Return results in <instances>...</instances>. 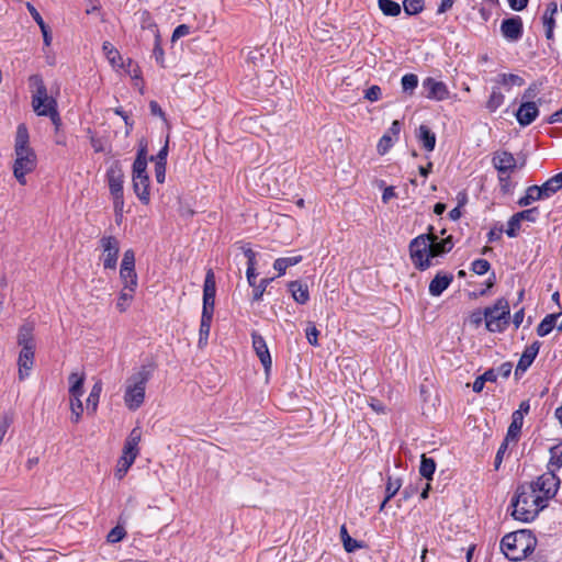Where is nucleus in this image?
Listing matches in <instances>:
<instances>
[{"label":"nucleus","instance_id":"1","mask_svg":"<svg viewBox=\"0 0 562 562\" xmlns=\"http://www.w3.org/2000/svg\"><path fill=\"white\" fill-rule=\"evenodd\" d=\"M453 240L451 236L439 239L435 234L434 227L429 226L426 234H422L409 243V254L414 267L419 271H425L434 266V259L442 257L451 251Z\"/></svg>","mask_w":562,"mask_h":562},{"label":"nucleus","instance_id":"2","mask_svg":"<svg viewBox=\"0 0 562 562\" xmlns=\"http://www.w3.org/2000/svg\"><path fill=\"white\" fill-rule=\"evenodd\" d=\"M530 483H522L516 488L512 498L513 517L517 520L529 522L547 507V503L535 492Z\"/></svg>","mask_w":562,"mask_h":562},{"label":"nucleus","instance_id":"3","mask_svg":"<svg viewBox=\"0 0 562 562\" xmlns=\"http://www.w3.org/2000/svg\"><path fill=\"white\" fill-rule=\"evenodd\" d=\"M537 546V539L530 530L521 529L503 537L501 549L512 561H521L531 554Z\"/></svg>","mask_w":562,"mask_h":562},{"label":"nucleus","instance_id":"4","mask_svg":"<svg viewBox=\"0 0 562 562\" xmlns=\"http://www.w3.org/2000/svg\"><path fill=\"white\" fill-rule=\"evenodd\" d=\"M154 372L151 364H144L125 381L124 404L130 411L138 409L145 400L146 384Z\"/></svg>","mask_w":562,"mask_h":562},{"label":"nucleus","instance_id":"5","mask_svg":"<svg viewBox=\"0 0 562 562\" xmlns=\"http://www.w3.org/2000/svg\"><path fill=\"white\" fill-rule=\"evenodd\" d=\"M30 85L35 88L32 94V108L37 115L45 116L50 112V106L54 109L57 106V102L48 95L47 88L40 75H32Z\"/></svg>","mask_w":562,"mask_h":562},{"label":"nucleus","instance_id":"6","mask_svg":"<svg viewBox=\"0 0 562 562\" xmlns=\"http://www.w3.org/2000/svg\"><path fill=\"white\" fill-rule=\"evenodd\" d=\"M486 328L490 331H502L508 323L509 305L507 300L498 299L493 306L484 310Z\"/></svg>","mask_w":562,"mask_h":562},{"label":"nucleus","instance_id":"7","mask_svg":"<svg viewBox=\"0 0 562 562\" xmlns=\"http://www.w3.org/2000/svg\"><path fill=\"white\" fill-rule=\"evenodd\" d=\"M535 488L537 494H540V498L548 504V501L553 498L560 486V479L553 472V470H548L543 474L539 475L536 481L529 482Z\"/></svg>","mask_w":562,"mask_h":562},{"label":"nucleus","instance_id":"8","mask_svg":"<svg viewBox=\"0 0 562 562\" xmlns=\"http://www.w3.org/2000/svg\"><path fill=\"white\" fill-rule=\"evenodd\" d=\"M13 165V175L22 186L26 184L25 176L32 172L36 167V155L33 149L15 153Z\"/></svg>","mask_w":562,"mask_h":562},{"label":"nucleus","instance_id":"9","mask_svg":"<svg viewBox=\"0 0 562 562\" xmlns=\"http://www.w3.org/2000/svg\"><path fill=\"white\" fill-rule=\"evenodd\" d=\"M215 276L212 269H209L203 285V310L201 318L212 319L215 304Z\"/></svg>","mask_w":562,"mask_h":562},{"label":"nucleus","instance_id":"10","mask_svg":"<svg viewBox=\"0 0 562 562\" xmlns=\"http://www.w3.org/2000/svg\"><path fill=\"white\" fill-rule=\"evenodd\" d=\"M100 247L103 255V267L104 269L114 270L116 268L120 243L114 236H103L100 239Z\"/></svg>","mask_w":562,"mask_h":562},{"label":"nucleus","instance_id":"11","mask_svg":"<svg viewBox=\"0 0 562 562\" xmlns=\"http://www.w3.org/2000/svg\"><path fill=\"white\" fill-rule=\"evenodd\" d=\"M422 87L425 91L424 95L427 99L442 101L449 97V90L446 83L431 77L424 79Z\"/></svg>","mask_w":562,"mask_h":562},{"label":"nucleus","instance_id":"12","mask_svg":"<svg viewBox=\"0 0 562 562\" xmlns=\"http://www.w3.org/2000/svg\"><path fill=\"white\" fill-rule=\"evenodd\" d=\"M252 348L259 358L266 374H269L272 367V359L265 338L257 331H252Z\"/></svg>","mask_w":562,"mask_h":562},{"label":"nucleus","instance_id":"13","mask_svg":"<svg viewBox=\"0 0 562 562\" xmlns=\"http://www.w3.org/2000/svg\"><path fill=\"white\" fill-rule=\"evenodd\" d=\"M492 164L498 171V175H507L513 172L517 167L514 155L507 150H497L493 154Z\"/></svg>","mask_w":562,"mask_h":562},{"label":"nucleus","instance_id":"14","mask_svg":"<svg viewBox=\"0 0 562 562\" xmlns=\"http://www.w3.org/2000/svg\"><path fill=\"white\" fill-rule=\"evenodd\" d=\"M111 195L123 193L124 173L120 161H114L106 171Z\"/></svg>","mask_w":562,"mask_h":562},{"label":"nucleus","instance_id":"15","mask_svg":"<svg viewBox=\"0 0 562 562\" xmlns=\"http://www.w3.org/2000/svg\"><path fill=\"white\" fill-rule=\"evenodd\" d=\"M501 32L503 36L510 41L517 42L522 36V20L520 16H513L502 21Z\"/></svg>","mask_w":562,"mask_h":562},{"label":"nucleus","instance_id":"16","mask_svg":"<svg viewBox=\"0 0 562 562\" xmlns=\"http://www.w3.org/2000/svg\"><path fill=\"white\" fill-rule=\"evenodd\" d=\"M539 114L537 103L533 101H525L520 104L516 112V119L521 126L530 125Z\"/></svg>","mask_w":562,"mask_h":562},{"label":"nucleus","instance_id":"17","mask_svg":"<svg viewBox=\"0 0 562 562\" xmlns=\"http://www.w3.org/2000/svg\"><path fill=\"white\" fill-rule=\"evenodd\" d=\"M540 349V342L535 341L530 346L526 347L515 370L517 376L519 372L524 373L532 364Z\"/></svg>","mask_w":562,"mask_h":562},{"label":"nucleus","instance_id":"18","mask_svg":"<svg viewBox=\"0 0 562 562\" xmlns=\"http://www.w3.org/2000/svg\"><path fill=\"white\" fill-rule=\"evenodd\" d=\"M34 352L35 348H22L19 355L18 359V366H19V378L23 380L24 378L29 376L30 371L34 363Z\"/></svg>","mask_w":562,"mask_h":562},{"label":"nucleus","instance_id":"19","mask_svg":"<svg viewBox=\"0 0 562 562\" xmlns=\"http://www.w3.org/2000/svg\"><path fill=\"white\" fill-rule=\"evenodd\" d=\"M142 439V431L138 427H135L130 432L128 437L125 440L123 448V457H133L135 460L139 453L138 443Z\"/></svg>","mask_w":562,"mask_h":562},{"label":"nucleus","instance_id":"20","mask_svg":"<svg viewBox=\"0 0 562 562\" xmlns=\"http://www.w3.org/2000/svg\"><path fill=\"white\" fill-rule=\"evenodd\" d=\"M133 181V190L139 201L147 205L150 202V192H149V177L148 176H139L132 177Z\"/></svg>","mask_w":562,"mask_h":562},{"label":"nucleus","instance_id":"21","mask_svg":"<svg viewBox=\"0 0 562 562\" xmlns=\"http://www.w3.org/2000/svg\"><path fill=\"white\" fill-rule=\"evenodd\" d=\"M453 281L451 273L439 272L429 283V293L432 296H439Z\"/></svg>","mask_w":562,"mask_h":562},{"label":"nucleus","instance_id":"22","mask_svg":"<svg viewBox=\"0 0 562 562\" xmlns=\"http://www.w3.org/2000/svg\"><path fill=\"white\" fill-rule=\"evenodd\" d=\"M289 291L292 294L293 300L299 304H305L310 300V292L306 284L299 280L291 281L289 284Z\"/></svg>","mask_w":562,"mask_h":562},{"label":"nucleus","instance_id":"23","mask_svg":"<svg viewBox=\"0 0 562 562\" xmlns=\"http://www.w3.org/2000/svg\"><path fill=\"white\" fill-rule=\"evenodd\" d=\"M524 418L521 417V414L519 412H514L512 415V423L507 429V434L505 438L507 441H513L516 443L519 439L520 431L522 428Z\"/></svg>","mask_w":562,"mask_h":562},{"label":"nucleus","instance_id":"24","mask_svg":"<svg viewBox=\"0 0 562 562\" xmlns=\"http://www.w3.org/2000/svg\"><path fill=\"white\" fill-rule=\"evenodd\" d=\"M34 326L30 323L20 327L18 334V345L22 348H35V340L33 335Z\"/></svg>","mask_w":562,"mask_h":562},{"label":"nucleus","instance_id":"25","mask_svg":"<svg viewBox=\"0 0 562 562\" xmlns=\"http://www.w3.org/2000/svg\"><path fill=\"white\" fill-rule=\"evenodd\" d=\"M417 139L422 143L427 151H432L436 146V134L431 130L422 124L418 128Z\"/></svg>","mask_w":562,"mask_h":562},{"label":"nucleus","instance_id":"26","mask_svg":"<svg viewBox=\"0 0 562 562\" xmlns=\"http://www.w3.org/2000/svg\"><path fill=\"white\" fill-rule=\"evenodd\" d=\"M544 199H546V196L542 193L539 186L533 184L526 189L525 195L518 200L517 204L519 206H528L536 201H540V200H544Z\"/></svg>","mask_w":562,"mask_h":562},{"label":"nucleus","instance_id":"27","mask_svg":"<svg viewBox=\"0 0 562 562\" xmlns=\"http://www.w3.org/2000/svg\"><path fill=\"white\" fill-rule=\"evenodd\" d=\"M546 199H549L562 189V172L551 177L543 184L539 186Z\"/></svg>","mask_w":562,"mask_h":562},{"label":"nucleus","instance_id":"28","mask_svg":"<svg viewBox=\"0 0 562 562\" xmlns=\"http://www.w3.org/2000/svg\"><path fill=\"white\" fill-rule=\"evenodd\" d=\"M120 279L123 283V288H126L131 291H135L137 288V274L135 268H120Z\"/></svg>","mask_w":562,"mask_h":562},{"label":"nucleus","instance_id":"29","mask_svg":"<svg viewBox=\"0 0 562 562\" xmlns=\"http://www.w3.org/2000/svg\"><path fill=\"white\" fill-rule=\"evenodd\" d=\"M69 395L70 397H81L83 394V382L85 375L78 374L77 372H72L69 378Z\"/></svg>","mask_w":562,"mask_h":562},{"label":"nucleus","instance_id":"30","mask_svg":"<svg viewBox=\"0 0 562 562\" xmlns=\"http://www.w3.org/2000/svg\"><path fill=\"white\" fill-rule=\"evenodd\" d=\"M32 149L29 146V132L24 124H20L16 130V136H15V145H14V151L22 153L24 150Z\"/></svg>","mask_w":562,"mask_h":562},{"label":"nucleus","instance_id":"31","mask_svg":"<svg viewBox=\"0 0 562 562\" xmlns=\"http://www.w3.org/2000/svg\"><path fill=\"white\" fill-rule=\"evenodd\" d=\"M101 392H102V382L99 380L93 384V386L90 391V394L87 398L88 413L94 414L97 412Z\"/></svg>","mask_w":562,"mask_h":562},{"label":"nucleus","instance_id":"32","mask_svg":"<svg viewBox=\"0 0 562 562\" xmlns=\"http://www.w3.org/2000/svg\"><path fill=\"white\" fill-rule=\"evenodd\" d=\"M102 50H103L106 59L113 67H116V66L123 67L124 66V64L122 61V56L120 55L119 50L110 42L103 43Z\"/></svg>","mask_w":562,"mask_h":562},{"label":"nucleus","instance_id":"33","mask_svg":"<svg viewBox=\"0 0 562 562\" xmlns=\"http://www.w3.org/2000/svg\"><path fill=\"white\" fill-rule=\"evenodd\" d=\"M302 261V256H293L286 258H278L273 262V268L279 276H283L289 267L295 266Z\"/></svg>","mask_w":562,"mask_h":562},{"label":"nucleus","instance_id":"34","mask_svg":"<svg viewBox=\"0 0 562 562\" xmlns=\"http://www.w3.org/2000/svg\"><path fill=\"white\" fill-rule=\"evenodd\" d=\"M340 538H341L345 550L349 553L355 552L357 549H360L363 547L362 542L357 541L349 536L345 525H342L340 527Z\"/></svg>","mask_w":562,"mask_h":562},{"label":"nucleus","instance_id":"35","mask_svg":"<svg viewBox=\"0 0 562 562\" xmlns=\"http://www.w3.org/2000/svg\"><path fill=\"white\" fill-rule=\"evenodd\" d=\"M559 314L547 315L537 327V334L540 337H544L552 331L555 326V322Z\"/></svg>","mask_w":562,"mask_h":562},{"label":"nucleus","instance_id":"36","mask_svg":"<svg viewBox=\"0 0 562 562\" xmlns=\"http://www.w3.org/2000/svg\"><path fill=\"white\" fill-rule=\"evenodd\" d=\"M436 470V462L432 458L426 457V454L422 456L419 473L427 480H432V475Z\"/></svg>","mask_w":562,"mask_h":562},{"label":"nucleus","instance_id":"37","mask_svg":"<svg viewBox=\"0 0 562 562\" xmlns=\"http://www.w3.org/2000/svg\"><path fill=\"white\" fill-rule=\"evenodd\" d=\"M562 467V442L550 448L549 470L555 473Z\"/></svg>","mask_w":562,"mask_h":562},{"label":"nucleus","instance_id":"38","mask_svg":"<svg viewBox=\"0 0 562 562\" xmlns=\"http://www.w3.org/2000/svg\"><path fill=\"white\" fill-rule=\"evenodd\" d=\"M378 4L383 14L387 16H397L401 13V5L393 0H378Z\"/></svg>","mask_w":562,"mask_h":562},{"label":"nucleus","instance_id":"39","mask_svg":"<svg viewBox=\"0 0 562 562\" xmlns=\"http://www.w3.org/2000/svg\"><path fill=\"white\" fill-rule=\"evenodd\" d=\"M404 93L412 95L418 86V77L415 74H406L401 79Z\"/></svg>","mask_w":562,"mask_h":562},{"label":"nucleus","instance_id":"40","mask_svg":"<svg viewBox=\"0 0 562 562\" xmlns=\"http://www.w3.org/2000/svg\"><path fill=\"white\" fill-rule=\"evenodd\" d=\"M135 460H133V457H121L117 461L116 470H115V477L117 480H122L125 474L127 473L128 469L132 467Z\"/></svg>","mask_w":562,"mask_h":562},{"label":"nucleus","instance_id":"41","mask_svg":"<svg viewBox=\"0 0 562 562\" xmlns=\"http://www.w3.org/2000/svg\"><path fill=\"white\" fill-rule=\"evenodd\" d=\"M401 486V479H393L392 476H389L385 487L384 503H387L391 498H393L395 494L400 491Z\"/></svg>","mask_w":562,"mask_h":562},{"label":"nucleus","instance_id":"42","mask_svg":"<svg viewBox=\"0 0 562 562\" xmlns=\"http://www.w3.org/2000/svg\"><path fill=\"white\" fill-rule=\"evenodd\" d=\"M504 94L498 89H493L486 102V108L488 111L494 112L504 103Z\"/></svg>","mask_w":562,"mask_h":562},{"label":"nucleus","instance_id":"43","mask_svg":"<svg viewBox=\"0 0 562 562\" xmlns=\"http://www.w3.org/2000/svg\"><path fill=\"white\" fill-rule=\"evenodd\" d=\"M403 8L408 15L418 14L424 10V0H404Z\"/></svg>","mask_w":562,"mask_h":562},{"label":"nucleus","instance_id":"44","mask_svg":"<svg viewBox=\"0 0 562 562\" xmlns=\"http://www.w3.org/2000/svg\"><path fill=\"white\" fill-rule=\"evenodd\" d=\"M497 82L504 85V86H522L525 83V80L515 74H501L498 76Z\"/></svg>","mask_w":562,"mask_h":562},{"label":"nucleus","instance_id":"45","mask_svg":"<svg viewBox=\"0 0 562 562\" xmlns=\"http://www.w3.org/2000/svg\"><path fill=\"white\" fill-rule=\"evenodd\" d=\"M138 20L140 23V26L143 30H150L155 34V30L157 29V25L155 21L153 20L150 13L146 10L139 11L138 13Z\"/></svg>","mask_w":562,"mask_h":562},{"label":"nucleus","instance_id":"46","mask_svg":"<svg viewBox=\"0 0 562 562\" xmlns=\"http://www.w3.org/2000/svg\"><path fill=\"white\" fill-rule=\"evenodd\" d=\"M544 80H538L529 85L522 94L525 101H532L542 89Z\"/></svg>","mask_w":562,"mask_h":562},{"label":"nucleus","instance_id":"47","mask_svg":"<svg viewBox=\"0 0 562 562\" xmlns=\"http://www.w3.org/2000/svg\"><path fill=\"white\" fill-rule=\"evenodd\" d=\"M273 281V278H263L258 284H255L252 291V301H260L266 292L267 286Z\"/></svg>","mask_w":562,"mask_h":562},{"label":"nucleus","instance_id":"48","mask_svg":"<svg viewBox=\"0 0 562 562\" xmlns=\"http://www.w3.org/2000/svg\"><path fill=\"white\" fill-rule=\"evenodd\" d=\"M71 422L78 423L83 412L80 397H70Z\"/></svg>","mask_w":562,"mask_h":562},{"label":"nucleus","instance_id":"49","mask_svg":"<svg viewBox=\"0 0 562 562\" xmlns=\"http://www.w3.org/2000/svg\"><path fill=\"white\" fill-rule=\"evenodd\" d=\"M135 291H131L126 288H123L121 293H120V297H119V301H117V304H116V307L120 312H124L126 311L127 306H128V303L130 301L133 299V293Z\"/></svg>","mask_w":562,"mask_h":562},{"label":"nucleus","instance_id":"50","mask_svg":"<svg viewBox=\"0 0 562 562\" xmlns=\"http://www.w3.org/2000/svg\"><path fill=\"white\" fill-rule=\"evenodd\" d=\"M153 56L155 58V60L161 66L164 67V49L160 45V35H159V31L158 30H155V46H154V49H153Z\"/></svg>","mask_w":562,"mask_h":562},{"label":"nucleus","instance_id":"51","mask_svg":"<svg viewBox=\"0 0 562 562\" xmlns=\"http://www.w3.org/2000/svg\"><path fill=\"white\" fill-rule=\"evenodd\" d=\"M491 269V263L486 259H476L471 265V270L479 274H485Z\"/></svg>","mask_w":562,"mask_h":562},{"label":"nucleus","instance_id":"52","mask_svg":"<svg viewBox=\"0 0 562 562\" xmlns=\"http://www.w3.org/2000/svg\"><path fill=\"white\" fill-rule=\"evenodd\" d=\"M126 536V531L121 526H115L110 530V532L106 536V540L110 543H116L121 541Z\"/></svg>","mask_w":562,"mask_h":562},{"label":"nucleus","instance_id":"53","mask_svg":"<svg viewBox=\"0 0 562 562\" xmlns=\"http://www.w3.org/2000/svg\"><path fill=\"white\" fill-rule=\"evenodd\" d=\"M520 220L516 216V214H514L508 223H507V229L505 231V233L507 234L508 237H516L517 234H518V231L520 228Z\"/></svg>","mask_w":562,"mask_h":562},{"label":"nucleus","instance_id":"54","mask_svg":"<svg viewBox=\"0 0 562 562\" xmlns=\"http://www.w3.org/2000/svg\"><path fill=\"white\" fill-rule=\"evenodd\" d=\"M539 215L538 207H531L516 213V216L521 221L536 222Z\"/></svg>","mask_w":562,"mask_h":562},{"label":"nucleus","instance_id":"55","mask_svg":"<svg viewBox=\"0 0 562 562\" xmlns=\"http://www.w3.org/2000/svg\"><path fill=\"white\" fill-rule=\"evenodd\" d=\"M211 323H212V319L201 318L200 330H199V335H200L199 344L206 342L209 334H210V329H211Z\"/></svg>","mask_w":562,"mask_h":562},{"label":"nucleus","instance_id":"56","mask_svg":"<svg viewBox=\"0 0 562 562\" xmlns=\"http://www.w3.org/2000/svg\"><path fill=\"white\" fill-rule=\"evenodd\" d=\"M512 441H507L506 438H504L503 442L501 443L498 450H497V453L495 456V460H494V468L495 470H498L502 462H503V459H504V454L506 453L507 449H508V446Z\"/></svg>","mask_w":562,"mask_h":562},{"label":"nucleus","instance_id":"57","mask_svg":"<svg viewBox=\"0 0 562 562\" xmlns=\"http://www.w3.org/2000/svg\"><path fill=\"white\" fill-rule=\"evenodd\" d=\"M148 176L147 175V160L135 158L133 164V177Z\"/></svg>","mask_w":562,"mask_h":562},{"label":"nucleus","instance_id":"58","mask_svg":"<svg viewBox=\"0 0 562 562\" xmlns=\"http://www.w3.org/2000/svg\"><path fill=\"white\" fill-rule=\"evenodd\" d=\"M393 145L392 136L390 134H384L378 144V151L380 155H384Z\"/></svg>","mask_w":562,"mask_h":562},{"label":"nucleus","instance_id":"59","mask_svg":"<svg viewBox=\"0 0 562 562\" xmlns=\"http://www.w3.org/2000/svg\"><path fill=\"white\" fill-rule=\"evenodd\" d=\"M382 95V90L379 86H371L366 90L364 98L371 102L378 101Z\"/></svg>","mask_w":562,"mask_h":562},{"label":"nucleus","instance_id":"60","mask_svg":"<svg viewBox=\"0 0 562 562\" xmlns=\"http://www.w3.org/2000/svg\"><path fill=\"white\" fill-rule=\"evenodd\" d=\"M121 267H124L125 269L135 268V254L133 249H127L124 251Z\"/></svg>","mask_w":562,"mask_h":562},{"label":"nucleus","instance_id":"61","mask_svg":"<svg viewBox=\"0 0 562 562\" xmlns=\"http://www.w3.org/2000/svg\"><path fill=\"white\" fill-rule=\"evenodd\" d=\"M168 150H169V139L167 138L165 145L158 151L157 156L156 157H151L150 159L155 160V164L166 165L167 164Z\"/></svg>","mask_w":562,"mask_h":562},{"label":"nucleus","instance_id":"62","mask_svg":"<svg viewBox=\"0 0 562 562\" xmlns=\"http://www.w3.org/2000/svg\"><path fill=\"white\" fill-rule=\"evenodd\" d=\"M305 335H306V338L308 340V342L312 345V346H318V335H319V331L318 329L315 327V325L313 324H310V326L306 328L305 330Z\"/></svg>","mask_w":562,"mask_h":562},{"label":"nucleus","instance_id":"63","mask_svg":"<svg viewBox=\"0 0 562 562\" xmlns=\"http://www.w3.org/2000/svg\"><path fill=\"white\" fill-rule=\"evenodd\" d=\"M190 33V26L187 24H180L178 25L171 36V41L176 42L177 40L187 36Z\"/></svg>","mask_w":562,"mask_h":562},{"label":"nucleus","instance_id":"64","mask_svg":"<svg viewBox=\"0 0 562 562\" xmlns=\"http://www.w3.org/2000/svg\"><path fill=\"white\" fill-rule=\"evenodd\" d=\"M512 370H513L512 362H504L496 369V373H497V376L501 375L502 378L507 379L510 375Z\"/></svg>","mask_w":562,"mask_h":562}]
</instances>
